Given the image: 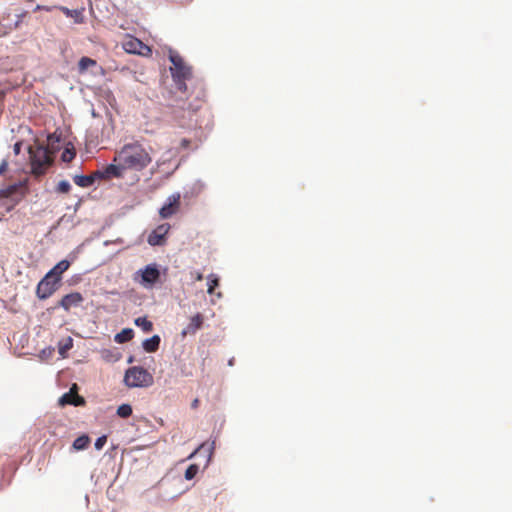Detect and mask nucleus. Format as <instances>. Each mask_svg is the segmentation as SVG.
Listing matches in <instances>:
<instances>
[{
	"label": "nucleus",
	"instance_id": "obj_1",
	"mask_svg": "<svg viewBox=\"0 0 512 512\" xmlns=\"http://www.w3.org/2000/svg\"><path fill=\"white\" fill-rule=\"evenodd\" d=\"M113 162L122 163L126 171H142L151 164L152 157L140 142L135 141L116 151Z\"/></svg>",
	"mask_w": 512,
	"mask_h": 512
},
{
	"label": "nucleus",
	"instance_id": "obj_2",
	"mask_svg": "<svg viewBox=\"0 0 512 512\" xmlns=\"http://www.w3.org/2000/svg\"><path fill=\"white\" fill-rule=\"evenodd\" d=\"M169 59L173 64V67H171L173 80L177 88L185 92L187 90L186 81L192 77V69L178 54H170Z\"/></svg>",
	"mask_w": 512,
	"mask_h": 512
},
{
	"label": "nucleus",
	"instance_id": "obj_3",
	"mask_svg": "<svg viewBox=\"0 0 512 512\" xmlns=\"http://www.w3.org/2000/svg\"><path fill=\"white\" fill-rule=\"evenodd\" d=\"M31 169L34 175H43L52 163V157L47 147L37 146L35 149L29 148Z\"/></svg>",
	"mask_w": 512,
	"mask_h": 512
},
{
	"label": "nucleus",
	"instance_id": "obj_4",
	"mask_svg": "<svg viewBox=\"0 0 512 512\" xmlns=\"http://www.w3.org/2000/svg\"><path fill=\"white\" fill-rule=\"evenodd\" d=\"M125 384L130 387H148L153 383V376L143 367L129 368L124 376Z\"/></svg>",
	"mask_w": 512,
	"mask_h": 512
},
{
	"label": "nucleus",
	"instance_id": "obj_5",
	"mask_svg": "<svg viewBox=\"0 0 512 512\" xmlns=\"http://www.w3.org/2000/svg\"><path fill=\"white\" fill-rule=\"evenodd\" d=\"M160 279V271L156 264H149L136 272L134 280L145 288H152Z\"/></svg>",
	"mask_w": 512,
	"mask_h": 512
},
{
	"label": "nucleus",
	"instance_id": "obj_6",
	"mask_svg": "<svg viewBox=\"0 0 512 512\" xmlns=\"http://www.w3.org/2000/svg\"><path fill=\"white\" fill-rule=\"evenodd\" d=\"M59 283L58 280L47 273L37 285V297L39 299H47L57 290Z\"/></svg>",
	"mask_w": 512,
	"mask_h": 512
},
{
	"label": "nucleus",
	"instance_id": "obj_7",
	"mask_svg": "<svg viewBox=\"0 0 512 512\" xmlns=\"http://www.w3.org/2000/svg\"><path fill=\"white\" fill-rule=\"evenodd\" d=\"M181 206V194L176 192L170 195L166 203L159 210V215L162 219H168L179 212Z\"/></svg>",
	"mask_w": 512,
	"mask_h": 512
},
{
	"label": "nucleus",
	"instance_id": "obj_8",
	"mask_svg": "<svg viewBox=\"0 0 512 512\" xmlns=\"http://www.w3.org/2000/svg\"><path fill=\"white\" fill-rule=\"evenodd\" d=\"M126 170L122 163L113 162L105 166L102 170H97L95 176L100 179L123 178Z\"/></svg>",
	"mask_w": 512,
	"mask_h": 512
},
{
	"label": "nucleus",
	"instance_id": "obj_9",
	"mask_svg": "<svg viewBox=\"0 0 512 512\" xmlns=\"http://www.w3.org/2000/svg\"><path fill=\"white\" fill-rule=\"evenodd\" d=\"M170 230L168 223L157 226L148 236L147 242L151 246H160L165 242V237Z\"/></svg>",
	"mask_w": 512,
	"mask_h": 512
},
{
	"label": "nucleus",
	"instance_id": "obj_10",
	"mask_svg": "<svg viewBox=\"0 0 512 512\" xmlns=\"http://www.w3.org/2000/svg\"><path fill=\"white\" fill-rule=\"evenodd\" d=\"M59 402L61 405L70 404L74 406H81L85 404L84 398L77 392L76 384H74L67 393L62 395Z\"/></svg>",
	"mask_w": 512,
	"mask_h": 512
},
{
	"label": "nucleus",
	"instance_id": "obj_11",
	"mask_svg": "<svg viewBox=\"0 0 512 512\" xmlns=\"http://www.w3.org/2000/svg\"><path fill=\"white\" fill-rule=\"evenodd\" d=\"M84 300L83 296L79 292H73L65 295L59 305L66 311H69L72 307L79 306Z\"/></svg>",
	"mask_w": 512,
	"mask_h": 512
},
{
	"label": "nucleus",
	"instance_id": "obj_12",
	"mask_svg": "<svg viewBox=\"0 0 512 512\" xmlns=\"http://www.w3.org/2000/svg\"><path fill=\"white\" fill-rule=\"evenodd\" d=\"M125 51L128 53L142 54L143 49L149 50V48L139 39L130 37L123 43Z\"/></svg>",
	"mask_w": 512,
	"mask_h": 512
},
{
	"label": "nucleus",
	"instance_id": "obj_13",
	"mask_svg": "<svg viewBox=\"0 0 512 512\" xmlns=\"http://www.w3.org/2000/svg\"><path fill=\"white\" fill-rule=\"evenodd\" d=\"M204 317L201 313H197L191 317L189 324L182 331V335L195 334L203 325Z\"/></svg>",
	"mask_w": 512,
	"mask_h": 512
},
{
	"label": "nucleus",
	"instance_id": "obj_14",
	"mask_svg": "<svg viewBox=\"0 0 512 512\" xmlns=\"http://www.w3.org/2000/svg\"><path fill=\"white\" fill-rule=\"evenodd\" d=\"M70 267V262L67 261V260H62L60 261L59 263H57L49 272L48 274H50L53 278H55L56 280H58L59 282L61 281V277H62V274L67 271Z\"/></svg>",
	"mask_w": 512,
	"mask_h": 512
},
{
	"label": "nucleus",
	"instance_id": "obj_15",
	"mask_svg": "<svg viewBox=\"0 0 512 512\" xmlns=\"http://www.w3.org/2000/svg\"><path fill=\"white\" fill-rule=\"evenodd\" d=\"M96 177L95 173L93 175H75L73 181L80 187H89L94 183Z\"/></svg>",
	"mask_w": 512,
	"mask_h": 512
},
{
	"label": "nucleus",
	"instance_id": "obj_16",
	"mask_svg": "<svg viewBox=\"0 0 512 512\" xmlns=\"http://www.w3.org/2000/svg\"><path fill=\"white\" fill-rule=\"evenodd\" d=\"M160 341V337L158 335H154L151 338L144 340L143 349L149 353L155 352L159 349Z\"/></svg>",
	"mask_w": 512,
	"mask_h": 512
},
{
	"label": "nucleus",
	"instance_id": "obj_17",
	"mask_svg": "<svg viewBox=\"0 0 512 512\" xmlns=\"http://www.w3.org/2000/svg\"><path fill=\"white\" fill-rule=\"evenodd\" d=\"M134 336V331L131 328H125L121 332L115 335V341L117 343H125L130 341Z\"/></svg>",
	"mask_w": 512,
	"mask_h": 512
},
{
	"label": "nucleus",
	"instance_id": "obj_18",
	"mask_svg": "<svg viewBox=\"0 0 512 512\" xmlns=\"http://www.w3.org/2000/svg\"><path fill=\"white\" fill-rule=\"evenodd\" d=\"M135 325L140 327L145 333H149L153 329V324L146 317H138L135 319Z\"/></svg>",
	"mask_w": 512,
	"mask_h": 512
},
{
	"label": "nucleus",
	"instance_id": "obj_19",
	"mask_svg": "<svg viewBox=\"0 0 512 512\" xmlns=\"http://www.w3.org/2000/svg\"><path fill=\"white\" fill-rule=\"evenodd\" d=\"M90 439L87 435L77 437L73 442V448L75 450H84L88 447Z\"/></svg>",
	"mask_w": 512,
	"mask_h": 512
},
{
	"label": "nucleus",
	"instance_id": "obj_20",
	"mask_svg": "<svg viewBox=\"0 0 512 512\" xmlns=\"http://www.w3.org/2000/svg\"><path fill=\"white\" fill-rule=\"evenodd\" d=\"M96 66V61L89 57H82L78 62V69L80 73L85 72L88 68Z\"/></svg>",
	"mask_w": 512,
	"mask_h": 512
},
{
	"label": "nucleus",
	"instance_id": "obj_21",
	"mask_svg": "<svg viewBox=\"0 0 512 512\" xmlns=\"http://www.w3.org/2000/svg\"><path fill=\"white\" fill-rule=\"evenodd\" d=\"M117 415L121 418H128L132 415V407L129 404H122L117 408Z\"/></svg>",
	"mask_w": 512,
	"mask_h": 512
},
{
	"label": "nucleus",
	"instance_id": "obj_22",
	"mask_svg": "<svg viewBox=\"0 0 512 512\" xmlns=\"http://www.w3.org/2000/svg\"><path fill=\"white\" fill-rule=\"evenodd\" d=\"M16 190L17 188L15 185H10L8 187L0 189V201L6 198H10L12 195L15 194Z\"/></svg>",
	"mask_w": 512,
	"mask_h": 512
},
{
	"label": "nucleus",
	"instance_id": "obj_23",
	"mask_svg": "<svg viewBox=\"0 0 512 512\" xmlns=\"http://www.w3.org/2000/svg\"><path fill=\"white\" fill-rule=\"evenodd\" d=\"M199 467L196 464H191L185 471V479L192 480L198 473Z\"/></svg>",
	"mask_w": 512,
	"mask_h": 512
},
{
	"label": "nucleus",
	"instance_id": "obj_24",
	"mask_svg": "<svg viewBox=\"0 0 512 512\" xmlns=\"http://www.w3.org/2000/svg\"><path fill=\"white\" fill-rule=\"evenodd\" d=\"M75 150L66 148L61 155V159L63 162H71L75 158Z\"/></svg>",
	"mask_w": 512,
	"mask_h": 512
},
{
	"label": "nucleus",
	"instance_id": "obj_25",
	"mask_svg": "<svg viewBox=\"0 0 512 512\" xmlns=\"http://www.w3.org/2000/svg\"><path fill=\"white\" fill-rule=\"evenodd\" d=\"M71 189V185L67 180H62L58 183L56 191L58 193H68Z\"/></svg>",
	"mask_w": 512,
	"mask_h": 512
},
{
	"label": "nucleus",
	"instance_id": "obj_26",
	"mask_svg": "<svg viewBox=\"0 0 512 512\" xmlns=\"http://www.w3.org/2000/svg\"><path fill=\"white\" fill-rule=\"evenodd\" d=\"M219 285L218 278L214 277V275L209 276L208 290L209 294H213L215 287Z\"/></svg>",
	"mask_w": 512,
	"mask_h": 512
},
{
	"label": "nucleus",
	"instance_id": "obj_27",
	"mask_svg": "<svg viewBox=\"0 0 512 512\" xmlns=\"http://www.w3.org/2000/svg\"><path fill=\"white\" fill-rule=\"evenodd\" d=\"M107 442V437L105 435L97 438V440L95 441V448L97 450H101L103 448V446L106 444Z\"/></svg>",
	"mask_w": 512,
	"mask_h": 512
},
{
	"label": "nucleus",
	"instance_id": "obj_28",
	"mask_svg": "<svg viewBox=\"0 0 512 512\" xmlns=\"http://www.w3.org/2000/svg\"><path fill=\"white\" fill-rule=\"evenodd\" d=\"M61 11L69 17H78L80 13L77 10H70L66 7H61Z\"/></svg>",
	"mask_w": 512,
	"mask_h": 512
},
{
	"label": "nucleus",
	"instance_id": "obj_29",
	"mask_svg": "<svg viewBox=\"0 0 512 512\" xmlns=\"http://www.w3.org/2000/svg\"><path fill=\"white\" fill-rule=\"evenodd\" d=\"M8 168V162L3 160L0 164V175H2Z\"/></svg>",
	"mask_w": 512,
	"mask_h": 512
},
{
	"label": "nucleus",
	"instance_id": "obj_30",
	"mask_svg": "<svg viewBox=\"0 0 512 512\" xmlns=\"http://www.w3.org/2000/svg\"><path fill=\"white\" fill-rule=\"evenodd\" d=\"M194 278L196 281H201V280H203V274L201 272H195Z\"/></svg>",
	"mask_w": 512,
	"mask_h": 512
},
{
	"label": "nucleus",
	"instance_id": "obj_31",
	"mask_svg": "<svg viewBox=\"0 0 512 512\" xmlns=\"http://www.w3.org/2000/svg\"><path fill=\"white\" fill-rule=\"evenodd\" d=\"M198 405H199V399L196 398V399L193 400V402L191 404V407L193 409H196L198 407Z\"/></svg>",
	"mask_w": 512,
	"mask_h": 512
},
{
	"label": "nucleus",
	"instance_id": "obj_32",
	"mask_svg": "<svg viewBox=\"0 0 512 512\" xmlns=\"http://www.w3.org/2000/svg\"><path fill=\"white\" fill-rule=\"evenodd\" d=\"M20 147H21L20 143H16L14 145V151H15L16 154H18L20 152Z\"/></svg>",
	"mask_w": 512,
	"mask_h": 512
},
{
	"label": "nucleus",
	"instance_id": "obj_33",
	"mask_svg": "<svg viewBox=\"0 0 512 512\" xmlns=\"http://www.w3.org/2000/svg\"><path fill=\"white\" fill-rule=\"evenodd\" d=\"M188 144H189V140H187V139H183V140H182V145H183V146H185V147H186Z\"/></svg>",
	"mask_w": 512,
	"mask_h": 512
},
{
	"label": "nucleus",
	"instance_id": "obj_34",
	"mask_svg": "<svg viewBox=\"0 0 512 512\" xmlns=\"http://www.w3.org/2000/svg\"><path fill=\"white\" fill-rule=\"evenodd\" d=\"M196 452H197V450H196V451H194L193 453H191V455L189 456V458L193 457V456H194V454H195Z\"/></svg>",
	"mask_w": 512,
	"mask_h": 512
}]
</instances>
